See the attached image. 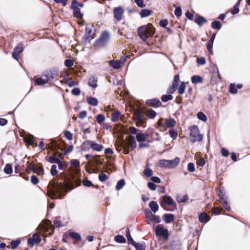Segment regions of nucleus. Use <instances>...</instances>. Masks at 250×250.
<instances>
[{
	"label": "nucleus",
	"mask_w": 250,
	"mask_h": 250,
	"mask_svg": "<svg viewBox=\"0 0 250 250\" xmlns=\"http://www.w3.org/2000/svg\"><path fill=\"white\" fill-rule=\"evenodd\" d=\"M143 173L145 175H146L147 177H150L153 174L152 171L150 168H146L145 169Z\"/></svg>",
	"instance_id": "nucleus-52"
},
{
	"label": "nucleus",
	"mask_w": 250,
	"mask_h": 250,
	"mask_svg": "<svg viewBox=\"0 0 250 250\" xmlns=\"http://www.w3.org/2000/svg\"><path fill=\"white\" fill-rule=\"evenodd\" d=\"M144 113L150 119H154L157 115L156 112L151 109L146 110Z\"/></svg>",
	"instance_id": "nucleus-27"
},
{
	"label": "nucleus",
	"mask_w": 250,
	"mask_h": 250,
	"mask_svg": "<svg viewBox=\"0 0 250 250\" xmlns=\"http://www.w3.org/2000/svg\"><path fill=\"white\" fill-rule=\"evenodd\" d=\"M4 171L7 174H11L13 172L12 165L10 164H7L4 168Z\"/></svg>",
	"instance_id": "nucleus-40"
},
{
	"label": "nucleus",
	"mask_w": 250,
	"mask_h": 250,
	"mask_svg": "<svg viewBox=\"0 0 250 250\" xmlns=\"http://www.w3.org/2000/svg\"><path fill=\"white\" fill-rule=\"evenodd\" d=\"M21 243V240L20 238H18L15 240H13L10 242V244L11 246V248L13 250L16 249L18 246Z\"/></svg>",
	"instance_id": "nucleus-25"
},
{
	"label": "nucleus",
	"mask_w": 250,
	"mask_h": 250,
	"mask_svg": "<svg viewBox=\"0 0 250 250\" xmlns=\"http://www.w3.org/2000/svg\"><path fill=\"white\" fill-rule=\"evenodd\" d=\"M161 221L160 218L159 216L155 215L153 216L151 220L150 221H148V223L150 224L151 223H159Z\"/></svg>",
	"instance_id": "nucleus-51"
},
{
	"label": "nucleus",
	"mask_w": 250,
	"mask_h": 250,
	"mask_svg": "<svg viewBox=\"0 0 250 250\" xmlns=\"http://www.w3.org/2000/svg\"><path fill=\"white\" fill-rule=\"evenodd\" d=\"M146 103L149 106L157 108L162 106V103L158 98L148 99L146 101Z\"/></svg>",
	"instance_id": "nucleus-9"
},
{
	"label": "nucleus",
	"mask_w": 250,
	"mask_h": 250,
	"mask_svg": "<svg viewBox=\"0 0 250 250\" xmlns=\"http://www.w3.org/2000/svg\"><path fill=\"white\" fill-rule=\"evenodd\" d=\"M148 188L151 190H155L156 189V185L153 182H148L147 183Z\"/></svg>",
	"instance_id": "nucleus-59"
},
{
	"label": "nucleus",
	"mask_w": 250,
	"mask_h": 250,
	"mask_svg": "<svg viewBox=\"0 0 250 250\" xmlns=\"http://www.w3.org/2000/svg\"><path fill=\"white\" fill-rule=\"evenodd\" d=\"M149 207L151 209V211L154 213L158 210L159 206L155 201H151L149 204Z\"/></svg>",
	"instance_id": "nucleus-23"
},
{
	"label": "nucleus",
	"mask_w": 250,
	"mask_h": 250,
	"mask_svg": "<svg viewBox=\"0 0 250 250\" xmlns=\"http://www.w3.org/2000/svg\"><path fill=\"white\" fill-rule=\"evenodd\" d=\"M199 220L201 223H206L210 220V217L207 213L202 212L199 215Z\"/></svg>",
	"instance_id": "nucleus-19"
},
{
	"label": "nucleus",
	"mask_w": 250,
	"mask_h": 250,
	"mask_svg": "<svg viewBox=\"0 0 250 250\" xmlns=\"http://www.w3.org/2000/svg\"><path fill=\"white\" fill-rule=\"evenodd\" d=\"M229 91L232 94H236L237 92V89L235 84L231 83L229 84Z\"/></svg>",
	"instance_id": "nucleus-49"
},
{
	"label": "nucleus",
	"mask_w": 250,
	"mask_h": 250,
	"mask_svg": "<svg viewBox=\"0 0 250 250\" xmlns=\"http://www.w3.org/2000/svg\"><path fill=\"white\" fill-rule=\"evenodd\" d=\"M195 22L201 27L202 26L203 23L207 22V20L203 16H198V17L195 19Z\"/></svg>",
	"instance_id": "nucleus-24"
},
{
	"label": "nucleus",
	"mask_w": 250,
	"mask_h": 250,
	"mask_svg": "<svg viewBox=\"0 0 250 250\" xmlns=\"http://www.w3.org/2000/svg\"><path fill=\"white\" fill-rule=\"evenodd\" d=\"M216 33H213L210 40H209V41L208 42V43L207 44V48L211 54H213V50H212L213 43L215 38L216 37Z\"/></svg>",
	"instance_id": "nucleus-14"
},
{
	"label": "nucleus",
	"mask_w": 250,
	"mask_h": 250,
	"mask_svg": "<svg viewBox=\"0 0 250 250\" xmlns=\"http://www.w3.org/2000/svg\"><path fill=\"white\" fill-rule=\"evenodd\" d=\"M158 165L161 167H168V160L161 159L158 162Z\"/></svg>",
	"instance_id": "nucleus-37"
},
{
	"label": "nucleus",
	"mask_w": 250,
	"mask_h": 250,
	"mask_svg": "<svg viewBox=\"0 0 250 250\" xmlns=\"http://www.w3.org/2000/svg\"><path fill=\"white\" fill-rule=\"evenodd\" d=\"M23 50V48L21 46L18 45L16 46L13 51V52L17 53V54H20L21 53Z\"/></svg>",
	"instance_id": "nucleus-55"
},
{
	"label": "nucleus",
	"mask_w": 250,
	"mask_h": 250,
	"mask_svg": "<svg viewBox=\"0 0 250 250\" xmlns=\"http://www.w3.org/2000/svg\"><path fill=\"white\" fill-rule=\"evenodd\" d=\"M180 243V240L178 235H174L173 237V240L170 244V246L172 248L176 246L179 245Z\"/></svg>",
	"instance_id": "nucleus-31"
},
{
	"label": "nucleus",
	"mask_w": 250,
	"mask_h": 250,
	"mask_svg": "<svg viewBox=\"0 0 250 250\" xmlns=\"http://www.w3.org/2000/svg\"><path fill=\"white\" fill-rule=\"evenodd\" d=\"M105 120V117L104 115L99 114L96 116V121L99 124H101Z\"/></svg>",
	"instance_id": "nucleus-48"
},
{
	"label": "nucleus",
	"mask_w": 250,
	"mask_h": 250,
	"mask_svg": "<svg viewBox=\"0 0 250 250\" xmlns=\"http://www.w3.org/2000/svg\"><path fill=\"white\" fill-rule=\"evenodd\" d=\"M73 10V15L75 17L81 18L83 17V14L81 13L80 9L79 7L71 8Z\"/></svg>",
	"instance_id": "nucleus-32"
},
{
	"label": "nucleus",
	"mask_w": 250,
	"mask_h": 250,
	"mask_svg": "<svg viewBox=\"0 0 250 250\" xmlns=\"http://www.w3.org/2000/svg\"><path fill=\"white\" fill-rule=\"evenodd\" d=\"M154 32L155 29L153 27H147L143 25L138 29V36L144 42H146L148 37L152 36Z\"/></svg>",
	"instance_id": "nucleus-2"
},
{
	"label": "nucleus",
	"mask_w": 250,
	"mask_h": 250,
	"mask_svg": "<svg viewBox=\"0 0 250 250\" xmlns=\"http://www.w3.org/2000/svg\"><path fill=\"white\" fill-rule=\"evenodd\" d=\"M218 195L219 196L220 200L227 199V197L225 196V192L223 187L220 188Z\"/></svg>",
	"instance_id": "nucleus-46"
},
{
	"label": "nucleus",
	"mask_w": 250,
	"mask_h": 250,
	"mask_svg": "<svg viewBox=\"0 0 250 250\" xmlns=\"http://www.w3.org/2000/svg\"><path fill=\"white\" fill-rule=\"evenodd\" d=\"M124 13V10L122 7H115L113 9L114 18L117 21H120L122 19Z\"/></svg>",
	"instance_id": "nucleus-8"
},
{
	"label": "nucleus",
	"mask_w": 250,
	"mask_h": 250,
	"mask_svg": "<svg viewBox=\"0 0 250 250\" xmlns=\"http://www.w3.org/2000/svg\"><path fill=\"white\" fill-rule=\"evenodd\" d=\"M191 82L193 84L202 83H203V79L200 76L193 75L191 77Z\"/></svg>",
	"instance_id": "nucleus-21"
},
{
	"label": "nucleus",
	"mask_w": 250,
	"mask_h": 250,
	"mask_svg": "<svg viewBox=\"0 0 250 250\" xmlns=\"http://www.w3.org/2000/svg\"><path fill=\"white\" fill-rule=\"evenodd\" d=\"M37 168V170L35 173H37L38 175H43L44 174V169L42 166L39 167Z\"/></svg>",
	"instance_id": "nucleus-63"
},
{
	"label": "nucleus",
	"mask_w": 250,
	"mask_h": 250,
	"mask_svg": "<svg viewBox=\"0 0 250 250\" xmlns=\"http://www.w3.org/2000/svg\"><path fill=\"white\" fill-rule=\"evenodd\" d=\"M190 140L192 143L200 142L202 140L203 136L199 133V129L197 125L191 126L190 128Z\"/></svg>",
	"instance_id": "nucleus-5"
},
{
	"label": "nucleus",
	"mask_w": 250,
	"mask_h": 250,
	"mask_svg": "<svg viewBox=\"0 0 250 250\" xmlns=\"http://www.w3.org/2000/svg\"><path fill=\"white\" fill-rule=\"evenodd\" d=\"M186 87V83L184 82H182L178 88V93L179 94H183L184 93Z\"/></svg>",
	"instance_id": "nucleus-43"
},
{
	"label": "nucleus",
	"mask_w": 250,
	"mask_h": 250,
	"mask_svg": "<svg viewBox=\"0 0 250 250\" xmlns=\"http://www.w3.org/2000/svg\"><path fill=\"white\" fill-rule=\"evenodd\" d=\"M198 118L202 121L205 122L207 120V117L206 115L202 112H199L197 113Z\"/></svg>",
	"instance_id": "nucleus-47"
},
{
	"label": "nucleus",
	"mask_w": 250,
	"mask_h": 250,
	"mask_svg": "<svg viewBox=\"0 0 250 250\" xmlns=\"http://www.w3.org/2000/svg\"><path fill=\"white\" fill-rule=\"evenodd\" d=\"M69 237H70L77 241H81L80 247H83L85 242V240H83L82 239L81 235H63V238L62 239V241L64 242H67L66 239Z\"/></svg>",
	"instance_id": "nucleus-11"
},
{
	"label": "nucleus",
	"mask_w": 250,
	"mask_h": 250,
	"mask_svg": "<svg viewBox=\"0 0 250 250\" xmlns=\"http://www.w3.org/2000/svg\"><path fill=\"white\" fill-rule=\"evenodd\" d=\"M65 65L67 67H70L74 64L73 62L71 60L67 59L65 61Z\"/></svg>",
	"instance_id": "nucleus-62"
},
{
	"label": "nucleus",
	"mask_w": 250,
	"mask_h": 250,
	"mask_svg": "<svg viewBox=\"0 0 250 250\" xmlns=\"http://www.w3.org/2000/svg\"><path fill=\"white\" fill-rule=\"evenodd\" d=\"M133 120L136 122V125L138 127L141 126L146 123V118L143 114L142 109H138L135 111Z\"/></svg>",
	"instance_id": "nucleus-3"
},
{
	"label": "nucleus",
	"mask_w": 250,
	"mask_h": 250,
	"mask_svg": "<svg viewBox=\"0 0 250 250\" xmlns=\"http://www.w3.org/2000/svg\"><path fill=\"white\" fill-rule=\"evenodd\" d=\"M50 173L52 176H55L58 174V171L57 169V166L55 165H53L51 166V168L50 169Z\"/></svg>",
	"instance_id": "nucleus-50"
},
{
	"label": "nucleus",
	"mask_w": 250,
	"mask_h": 250,
	"mask_svg": "<svg viewBox=\"0 0 250 250\" xmlns=\"http://www.w3.org/2000/svg\"><path fill=\"white\" fill-rule=\"evenodd\" d=\"M146 218L149 219V221H150L153 216L151 211L149 209H146L145 211Z\"/></svg>",
	"instance_id": "nucleus-42"
},
{
	"label": "nucleus",
	"mask_w": 250,
	"mask_h": 250,
	"mask_svg": "<svg viewBox=\"0 0 250 250\" xmlns=\"http://www.w3.org/2000/svg\"><path fill=\"white\" fill-rule=\"evenodd\" d=\"M174 14L177 17H180L182 15V10L180 7H177L174 10Z\"/></svg>",
	"instance_id": "nucleus-57"
},
{
	"label": "nucleus",
	"mask_w": 250,
	"mask_h": 250,
	"mask_svg": "<svg viewBox=\"0 0 250 250\" xmlns=\"http://www.w3.org/2000/svg\"><path fill=\"white\" fill-rule=\"evenodd\" d=\"M83 186L86 187H90L93 186L92 183L87 179H84L83 181Z\"/></svg>",
	"instance_id": "nucleus-53"
},
{
	"label": "nucleus",
	"mask_w": 250,
	"mask_h": 250,
	"mask_svg": "<svg viewBox=\"0 0 250 250\" xmlns=\"http://www.w3.org/2000/svg\"><path fill=\"white\" fill-rule=\"evenodd\" d=\"M58 71L57 70H47L44 72L43 76L48 82L54 79L55 76L57 75Z\"/></svg>",
	"instance_id": "nucleus-10"
},
{
	"label": "nucleus",
	"mask_w": 250,
	"mask_h": 250,
	"mask_svg": "<svg viewBox=\"0 0 250 250\" xmlns=\"http://www.w3.org/2000/svg\"><path fill=\"white\" fill-rule=\"evenodd\" d=\"M176 122L173 119H167L165 123V126L167 127H173L175 126Z\"/></svg>",
	"instance_id": "nucleus-28"
},
{
	"label": "nucleus",
	"mask_w": 250,
	"mask_h": 250,
	"mask_svg": "<svg viewBox=\"0 0 250 250\" xmlns=\"http://www.w3.org/2000/svg\"><path fill=\"white\" fill-rule=\"evenodd\" d=\"M155 234H168V230L162 225H158L155 229Z\"/></svg>",
	"instance_id": "nucleus-13"
},
{
	"label": "nucleus",
	"mask_w": 250,
	"mask_h": 250,
	"mask_svg": "<svg viewBox=\"0 0 250 250\" xmlns=\"http://www.w3.org/2000/svg\"><path fill=\"white\" fill-rule=\"evenodd\" d=\"M71 93L74 95L79 96L81 94V90L79 88L76 87L71 90Z\"/></svg>",
	"instance_id": "nucleus-56"
},
{
	"label": "nucleus",
	"mask_w": 250,
	"mask_h": 250,
	"mask_svg": "<svg viewBox=\"0 0 250 250\" xmlns=\"http://www.w3.org/2000/svg\"><path fill=\"white\" fill-rule=\"evenodd\" d=\"M159 202L161 206L163 208L167 211H172V209L167 208L165 206L164 204H166L169 206H173L175 208L176 207V204L173 200V199L169 196H165L162 197L159 199Z\"/></svg>",
	"instance_id": "nucleus-6"
},
{
	"label": "nucleus",
	"mask_w": 250,
	"mask_h": 250,
	"mask_svg": "<svg viewBox=\"0 0 250 250\" xmlns=\"http://www.w3.org/2000/svg\"><path fill=\"white\" fill-rule=\"evenodd\" d=\"M136 139L138 142H141L146 140V135L143 133H139L136 134Z\"/></svg>",
	"instance_id": "nucleus-38"
},
{
	"label": "nucleus",
	"mask_w": 250,
	"mask_h": 250,
	"mask_svg": "<svg viewBox=\"0 0 250 250\" xmlns=\"http://www.w3.org/2000/svg\"><path fill=\"white\" fill-rule=\"evenodd\" d=\"M74 182L71 179L65 178L64 182L57 183V184L52 183L48 191V194L52 198L61 199L62 197L64 196L69 190L73 189L75 187H78L81 184L80 180H76L73 178Z\"/></svg>",
	"instance_id": "nucleus-1"
},
{
	"label": "nucleus",
	"mask_w": 250,
	"mask_h": 250,
	"mask_svg": "<svg viewBox=\"0 0 250 250\" xmlns=\"http://www.w3.org/2000/svg\"><path fill=\"white\" fill-rule=\"evenodd\" d=\"M134 1L139 7L144 8L146 7V5L144 3V0H134Z\"/></svg>",
	"instance_id": "nucleus-54"
},
{
	"label": "nucleus",
	"mask_w": 250,
	"mask_h": 250,
	"mask_svg": "<svg viewBox=\"0 0 250 250\" xmlns=\"http://www.w3.org/2000/svg\"><path fill=\"white\" fill-rule=\"evenodd\" d=\"M83 3L78 2L76 0H73L72 1L71 5V8H75V7H83Z\"/></svg>",
	"instance_id": "nucleus-45"
},
{
	"label": "nucleus",
	"mask_w": 250,
	"mask_h": 250,
	"mask_svg": "<svg viewBox=\"0 0 250 250\" xmlns=\"http://www.w3.org/2000/svg\"><path fill=\"white\" fill-rule=\"evenodd\" d=\"M66 83H67L70 87L74 86L77 85L78 84V82H76L70 80H67L66 82Z\"/></svg>",
	"instance_id": "nucleus-61"
},
{
	"label": "nucleus",
	"mask_w": 250,
	"mask_h": 250,
	"mask_svg": "<svg viewBox=\"0 0 250 250\" xmlns=\"http://www.w3.org/2000/svg\"><path fill=\"white\" fill-rule=\"evenodd\" d=\"M87 103L92 106H97L98 104V100L93 97H88L86 98Z\"/></svg>",
	"instance_id": "nucleus-22"
},
{
	"label": "nucleus",
	"mask_w": 250,
	"mask_h": 250,
	"mask_svg": "<svg viewBox=\"0 0 250 250\" xmlns=\"http://www.w3.org/2000/svg\"><path fill=\"white\" fill-rule=\"evenodd\" d=\"M109 63L114 69H119L121 67V62L118 60L110 61Z\"/></svg>",
	"instance_id": "nucleus-26"
},
{
	"label": "nucleus",
	"mask_w": 250,
	"mask_h": 250,
	"mask_svg": "<svg viewBox=\"0 0 250 250\" xmlns=\"http://www.w3.org/2000/svg\"><path fill=\"white\" fill-rule=\"evenodd\" d=\"M99 179L100 181L103 182L107 179V175L104 173H101L99 175Z\"/></svg>",
	"instance_id": "nucleus-58"
},
{
	"label": "nucleus",
	"mask_w": 250,
	"mask_h": 250,
	"mask_svg": "<svg viewBox=\"0 0 250 250\" xmlns=\"http://www.w3.org/2000/svg\"><path fill=\"white\" fill-rule=\"evenodd\" d=\"M41 242L40 235H32L27 240V243L31 247H33L35 244H39Z\"/></svg>",
	"instance_id": "nucleus-12"
},
{
	"label": "nucleus",
	"mask_w": 250,
	"mask_h": 250,
	"mask_svg": "<svg viewBox=\"0 0 250 250\" xmlns=\"http://www.w3.org/2000/svg\"><path fill=\"white\" fill-rule=\"evenodd\" d=\"M211 25L213 29H217L218 30H220L222 27V24L218 21H213L212 22Z\"/></svg>",
	"instance_id": "nucleus-35"
},
{
	"label": "nucleus",
	"mask_w": 250,
	"mask_h": 250,
	"mask_svg": "<svg viewBox=\"0 0 250 250\" xmlns=\"http://www.w3.org/2000/svg\"><path fill=\"white\" fill-rule=\"evenodd\" d=\"M97 82L98 80L96 77L95 76H91L89 77L87 84L89 86L95 89L98 86Z\"/></svg>",
	"instance_id": "nucleus-16"
},
{
	"label": "nucleus",
	"mask_w": 250,
	"mask_h": 250,
	"mask_svg": "<svg viewBox=\"0 0 250 250\" xmlns=\"http://www.w3.org/2000/svg\"><path fill=\"white\" fill-rule=\"evenodd\" d=\"M136 249V250H144L145 249H143V245L139 243H136L133 246Z\"/></svg>",
	"instance_id": "nucleus-64"
},
{
	"label": "nucleus",
	"mask_w": 250,
	"mask_h": 250,
	"mask_svg": "<svg viewBox=\"0 0 250 250\" xmlns=\"http://www.w3.org/2000/svg\"><path fill=\"white\" fill-rule=\"evenodd\" d=\"M88 142L90 143V147L94 150L99 152L102 151L104 148L102 145L95 143L94 141H88Z\"/></svg>",
	"instance_id": "nucleus-17"
},
{
	"label": "nucleus",
	"mask_w": 250,
	"mask_h": 250,
	"mask_svg": "<svg viewBox=\"0 0 250 250\" xmlns=\"http://www.w3.org/2000/svg\"><path fill=\"white\" fill-rule=\"evenodd\" d=\"M94 26L92 25H87L85 27V33L84 35L82 38V42L84 44H86L90 40L91 37V33Z\"/></svg>",
	"instance_id": "nucleus-7"
},
{
	"label": "nucleus",
	"mask_w": 250,
	"mask_h": 250,
	"mask_svg": "<svg viewBox=\"0 0 250 250\" xmlns=\"http://www.w3.org/2000/svg\"><path fill=\"white\" fill-rule=\"evenodd\" d=\"M188 170L189 172H193L195 171V166L193 163H189L188 164Z\"/></svg>",
	"instance_id": "nucleus-60"
},
{
	"label": "nucleus",
	"mask_w": 250,
	"mask_h": 250,
	"mask_svg": "<svg viewBox=\"0 0 250 250\" xmlns=\"http://www.w3.org/2000/svg\"><path fill=\"white\" fill-rule=\"evenodd\" d=\"M48 83L45 78H42L41 77L37 78L35 81V83L37 85H42Z\"/></svg>",
	"instance_id": "nucleus-30"
},
{
	"label": "nucleus",
	"mask_w": 250,
	"mask_h": 250,
	"mask_svg": "<svg viewBox=\"0 0 250 250\" xmlns=\"http://www.w3.org/2000/svg\"><path fill=\"white\" fill-rule=\"evenodd\" d=\"M227 198L225 199L224 200H220V202L222 204L223 207L227 210V211H230V207L227 201Z\"/></svg>",
	"instance_id": "nucleus-39"
},
{
	"label": "nucleus",
	"mask_w": 250,
	"mask_h": 250,
	"mask_svg": "<svg viewBox=\"0 0 250 250\" xmlns=\"http://www.w3.org/2000/svg\"><path fill=\"white\" fill-rule=\"evenodd\" d=\"M109 39V33L107 31H104L102 33L100 37L96 40L94 45L98 47H104L107 44Z\"/></svg>",
	"instance_id": "nucleus-4"
},
{
	"label": "nucleus",
	"mask_w": 250,
	"mask_h": 250,
	"mask_svg": "<svg viewBox=\"0 0 250 250\" xmlns=\"http://www.w3.org/2000/svg\"><path fill=\"white\" fill-rule=\"evenodd\" d=\"M180 162V159L176 157L173 160H168V168H173L177 167Z\"/></svg>",
	"instance_id": "nucleus-18"
},
{
	"label": "nucleus",
	"mask_w": 250,
	"mask_h": 250,
	"mask_svg": "<svg viewBox=\"0 0 250 250\" xmlns=\"http://www.w3.org/2000/svg\"><path fill=\"white\" fill-rule=\"evenodd\" d=\"M152 13L150 10L147 9H143L140 12V16L142 18H145L149 16Z\"/></svg>",
	"instance_id": "nucleus-33"
},
{
	"label": "nucleus",
	"mask_w": 250,
	"mask_h": 250,
	"mask_svg": "<svg viewBox=\"0 0 250 250\" xmlns=\"http://www.w3.org/2000/svg\"><path fill=\"white\" fill-rule=\"evenodd\" d=\"M45 160L50 162V163H58L60 160L55 155H51L49 157H45Z\"/></svg>",
	"instance_id": "nucleus-29"
},
{
	"label": "nucleus",
	"mask_w": 250,
	"mask_h": 250,
	"mask_svg": "<svg viewBox=\"0 0 250 250\" xmlns=\"http://www.w3.org/2000/svg\"><path fill=\"white\" fill-rule=\"evenodd\" d=\"M173 99V96L171 94L163 95L161 97V100L163 102H167Z\"/></svg>",
	"instance_id": "nucleus-44"
},
{
	"label": "nucleus",
	"mask_w": 250,
	"mask_h": 250,
	"mask_svg": "<svg viewBox=\"0 0 250 250\" xmlns=\"http://www.w3.org/2000/svg\"><path fill=\"white\" fill-rule=\"evenodd\" d=\"M120 114H121L120 112L118 110H117V111L114 112L112 114V115H111L112 121L113 122H117L119 119V116L120 115Z\"/></svg>",
	"instance_id": "nucleus-36"
},
{
	"label": "nucleus",
	"mask_w": 250,
	"mask_h": 250,
	"mask_svg": "<svg viewBox=\"0 0 250 250\" xmlns=\"http://www.w3.org/2000/svg\"><path fill=\"white\" fill-rule=\"evenodd\" d=\"M114 240L118 243H125L126 242V239L123 235H115L114 237Z\"/></svg>",
	"instance_id": "nucleus-34"
},
{
	"label": "nucleus",
	"mask_w": 250,
	"mask_h": 250,
	"mask_svg": "<svg viewBox=\"0 0 250 250\" xmlns=\"http://www.w3.org/2000/svg\"><path fill=\"white\" fill-rule=\"evenodd\" d=\"M163 219L167 223H170L174 220V216L171 213H166L163 215Z\"/></svg>",
	"instance_id": "nucleus-20"
},
{
	"label": "nucleus",
	"mask_w": 250,
	"mask_h": 250,
	"mask_svg": "<svg viewBox=\"0 0 250 250\" xmlns=\"http://www.w3.org/2000/svg\"><path fill=\"white\" fill-rule=\"evenodd\" d=\"M125 145H126V144ZM127 146H130L132 150H134L136 147L137 145L134 136L132 135L129 136Z\"/></svg>",
	"instance_id": "nucleus-15"
},
{
	"label": "nucleus",
	"mask_w": 250,
	"mask_h": 250,
	"mask_svg": "<svg viewBox=\"0 0 250 250\" xmlns=\"http://www.w3.org/2000/svg\"><path fill=\"white\" fill-rule=\"evenodd\" d=\"M125 185V181L124 179H121L118 182L116 186V189L118 190H120Z\"/></svg>",
	"instance_id": "nucleus-41"
}]
</instances>
